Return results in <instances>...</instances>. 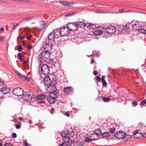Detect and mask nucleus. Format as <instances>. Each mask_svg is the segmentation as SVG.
I'll list each match as a JSON object with an SVG mask.
<instances>
[{
	"label": "nucleus",
	"mask_w": 146,
	"mask_h": 146,
	"mask_svg": "<svg viewBox=\"0 0 146 146\" xmlns=\"http://www.w3.org/2000/svg\"><path fill=\"white\" fill-rule=\"evenodd\" d=\"M39 66L41 68L42 74L45 75H47L49 73V68L51 66L49 63L48 65L47 64H44L42 61L40 60L39 62Z\"/></svg>",
	"instance_id": "f257e3e1"
},
{
	"label": "nucleus",
	"mask_w": 146,
	"mask_h": 146,
	"mask_svg": "<svg viewBox=\"0 0 146 146\" xmlns=\"http://www.w3.org/2000/svg\"><path fill=\"white\" fill-rule=\"evenodd\" d=\"M50 54V52L48 50H45L42 51L39 55V58L44 61H46V60H49Z\"/></svg>",
	"instance_id": "f03ea898"
},
{
	"label": "nucleus",
	"mask_w": 146,
	"mask_h": 146,
	"mask_svg": "<svg viewBox=\"0 0 146 146\" xmlns=\"http://www.w3.org/2000/svg\"><path fill=\"white\" fill-rule=\"evenodd\" d=\"M38 104H45L46 103V97L44 94H41L38 95L36 97Z\"/></svg>",
	"instance_id": "7ed1b4c3"
},
{
	"label": "nucleus",
	"mask_w": 146,
	"mask_h": 146,
	"mask_svg": "<svg viewBox=\"0 0 146 146\" xmlns=\"http://www.w3.org/2000/svg\"><path fill=\"white\" fill-rule=\"evenodd\" d=\"M42 46L45 49H47L46 50H50L52 49V42H50V41H44L42 43Z\"/></svg>",
	"instance_id": "20e7f679"
},
{
	"label": "nucleus",
	"mask_w": 146,
	"mask_h": 146,
	"mask_svg": "<svg viewBox=\"0 0 146 146\" xmlns=\"http://www.w3.org/2000/svg\"><path fill=\"white\" fill-rule=\"evenodd\" d=\"M116 31V29L114 27L111 26L106 28L105 32L109 35H113L114 34Z\"/></svg>",
	"instance_id": "39448f33"
},
{
	"label": "nucleus",
	"mask_w": 146,
	"mask_h": 146,
	"mask_svg": "<svg viewBox=\"0 0 146 146\" xmlns=\"http://www.w3.org/2000/svg\"><path fill=\"white\" fill-rule=\"evenodd\" d=\"M104 27H99L98 28H96L93 31L94 34L97 36H99L102 35L103 33V31L104 30Z\"/></svg>",
	"instance_id": "423d86ee"
},
{
	"label": "nucleus",
	"mask_w": 146,
	"mask_h": 146,
	"mask_svg": "<svg viewBox=\"0 0 146 146\" xmlns=\"http://www.w3.org/2000/svg\"><path fill=\"white\" fill-rule=\"evenodd\" d=\"M67 27L69 31H74L77 28L76 22L69 23L67 25Z\"/></svg>",
	"instance_id": "0eeeda50"
},
{
	"label": "nucleus",
	"mask_w": 146,
	"mask_h": 146,
	"mask_svg": "<svg viewBox=\"0 0 146 146\" xmlns=\"http://www.w3.org/2000/svg\"><path fill=\"white\" fill-rule=\"evenodd\" d=\"M115 137L119 139H123L126 136L125 133L121 131H117L114 134Z\"/></svg>",
	"instance_id": "6e6552de"
},
{
	"label": "nucleus",
	"mask_w": 146,
	"mask_h": 146,
	"mask_svg": "<svg viewBox=\"0 0 146 146\" xmlns=\"http://www.w3.org/2000/svg\"><path fill=\"white\" fill-rule=\"evenodd\" d=\"M13 93L14 95L17 96H21L24 93L23 90L19 87L15 89L13 91Z\"/></svg>",
	"instance_id": "1a4fd4ad"
},
{
	"label": "nucleus",
	"mask_w": 146,
	"mask_h": 146,
	"mask_svg": "<svg viewBox=\"0 0 146 146\" xmlns=\"http://www.w3.org/2000/svg\"><path fill=\"white\" fill-rule=\"evenodd\" d=\"M60 35L61 36L63 37L64 36H66L68 35V30L67 28L65 27H63L60 29Z\"/></svg>",
	"instance_id": "9d476101"
},
{
	"label": "nucleus",
	"mask_w": 146,
	"mask_h": 146,
	"mask_svg": "<svg viewBox=\"0 0 146 146\" xmlns=\"http://www.w3.org/2000/svg\"><path fill=\"white\" fill-rule=\"evenodd\" d=\"M56 90L57 89L55 86L52 84L50 85L47 88V91L50 93L56 91Z\"/></svg>",
	"instance_id": "9b49d317"
},
{
	"label": "nucleus",
	"mask_w": 146,
	"mask_h": 146,
	"mask_svg": "<svg viewBox=\"0 0 146 146\" xmlns=\"http://www.w3.org/2000/svg\"><path fill=\"white\" fill-rule=\"evenodd\" d=\"M43 83L45 86H49L52 84V82L49 77L46 76L44 78Z\"/></svg>",
	"instance_id": "f8f14e48"
},
{
	"label": "nucleus",
	"mask_w": 146,
	"mask_h": 146,
	"mask_svg": "<svg viewBox=\"0 0 146 146\" xmlns=\"http://www.w3.org/2000/svg\"><path fill=\"white\" fill-rule=\"evenodd\" d=\"M60 31V29H58L54 30L52 32L54 34V36H55L56 38H58L60 36H61Z\"/></svg>",
	"instance_id": "ddd939ff"
},
{
	"label": "nucleus",
	"mask_w": 146,
	"mask_h": 146,
	"mask_svg": "<svg viewBox=\"0 0 146 146\" xmlns=\"http://www.w3.org/2000/svg\"><path fill=\"white\" fill-rule=\"evenodd\" d=\"M132 27L134 30L138 31L140 28H141L142 26L138 22H136L135 23L132 25Z\"/></svg>",
	"instance_id": "4468645a"
},
{
	"label": "nucleus",
	"mask_w": 146,
	"mask_h": 146,
	"mask_svg": "<svg viewBox=\"0 0 146 146\" xmlns=\"http://www.w3.org/2000/svg\"><path fill=\"white\" fill-rule=\"evenodd\" d=\"M52 32L50 33L48 36V40L54 42V39L56 38Z\"/></svg>",
	"instance_id": "2eb2a0df"
},
{
	"label": "nucleus",
	"mask_w": 146,
	"mask_h": 146,
	"mask_svg": "<svg viewBox=\"0 0 146 146\" xmlns=\"http://www.w3.org/2000/svg\"><path fill=\"white\" fill-rule=\"evenodd\" d=\"M73 89L71 86L66 87L64 88V91L65 94H69L72 91Z\"/></svg>",
	"instance_id": "dca6fc26"
},
{
	"label": "nucleus",
	"mask_w": 146,
	"mask_h": 146,
	"mask_svg": "<svg viewBox=\"0 0 146 146\" xmlns=\"http://www.w3.org/2000/svg\"><path fill=\"white\" fill-rule=\"evenodd\" d=\"M1 93L3 94H6L9 93L10 92V89L6 87L5 88H3L0 91Z\"/></svg>",
	"instance_id": "f3484780"
},
{
	"label": "nucleus",
	"mask_w": 146,
	"mask_h": 146,
	"mask_svg": "<svg viewBox=\"0 0 146 146\" xmlns=\"http://www.w3.org/2000/svg\"><path fill=\"white\" fill-rule=\"evenodd\" d=\"M47 100L48 103L50 104H53L56 101V99L54 98L51 97V96H49L48 98H47Z\"/></svg>",
	"instance_id": "a211bd4d"
},
{
	"label": "nucleus",
	"mask_w": 146,
	"mask_h": 146,
	"mask_svg": "<svg viewBox=\"0 0 146 146\" xmlns=\"http://www.w3.org/2000/svg\"><path fill=\"white\" fill-rule=\"evenodd\" d=\"M45 24V23L44 21H40L39 26L38 27L39 30L41 31L44 27Z\"/></svg>",
	"instance_id": "6ab92c4d"
},
{
	"label": "nucleus",
	"mask_w": 146,
	"mask_h": 146,
	"mask_svg": "<svg viewBox=\"0 0 146 146\" xmlns=\"http://www.w3.org/2000/svg\"><path fill=\"white\" fill-rule=\"evenodd\" d=\"M49 96H51V97L54 98L56 99L58 97V95L56 92V91L50 93Z\"/></svg>",
	"instance_id": "aec40b11"
},
{
	"label": "nucleus",
	"mask_w": 146,
	"mask_h": 146,
	"mask_svg": "<svg viewBox=\"0 0 146 146\" xmlns=\"http://www.w3.org/2000/svg\"><path fill=\"white\" fill-rule=\"evenodd\" d=\"M90 137L91 138V139L93 140H95L99 138V136H98L96 134L94 133L90 135Z\"/></svg>",
	"instance_id": "412c9836"
},
{
	"label": "nucleus",
	"mask_w": 146,
	"mask_h": 146,
	"mask_svg": "<svg viewBox=\"0 0 146 146\" xmlns=\"http://www.w3.org/2000/svg\"><path fill=\"white\" fill-rule=\"evenodd\" d=\"M76 26H77V28L78 27H83L85 26V23L84 22L81 21H79L76 22Z\"/></svg>",
	"instance_id": "4be33fe9"
},
{
	"label": "nucleus",
	"mask_w": 146,
	"mask_h": 146,
	"mask_svg": "<svg viewBox=\"0 0 146 146\" xmlns=\"http://www.w3.org/2000/svg\"><path fill=\"white\" fill-rule=\"evenodd\" d=\"M129 25V23H127L125 25H124L122 28L123 30L125 32H126L129 30L130 29Z\"/></svg>",
	"instance_id": "5701e85b"
},
{
	"label": "nucleus",
	"mask_w": 146,
	"mask_h": 146,
	"mask_svg": "<svg viewBox=\"0 0 146 146\" xmlns=\"http://www.w3.org/2000/svg\"><path fill=\"white\" fill-rule=\"evenodd\" d=\"M137 31L138 33L139 34H146V30L142 28V26L141 27V28H140Z\"/></svg>",
	"instance_id": "b1692460"
},
{
	"label": "nucleus",
	"mask_w": 146,
	"mask_h": 146,
	"mask_svg": "<svg viewBox=\"0 0 146 146\" xmlns=\"http://www.w3.org/2000/svg\"><path fill=\"white\" fill-rule=\"evenodd\" d=\"M68 131L64 130L62 132L61 135L64 137H67V136L68 135Z\"/></svg>",
	"instance_id": "393cba45"
},
{
	"label": "nucleus",
	"mask_w": 146,
	"mask_h": 146,
	"mask_svg": "<svg viewBox=\"0 0 146 146\" xmlns=\"http://www.w3.org/2000/svg\"><path fill=\"white\" fill-rule=\"evenodd\" d=\"M74 146H83V144L80 141H76L74 142Z\"/></svg>",
	"instance_id": "a878e982"
},
{
	"label": "nucleus",
	"mask_w": 146,
	"mask_h": 146,
	"mask_svg": "<svg viewBox=\"0 0 146 146\" xmlns=\"http://www.w3.org/2000/svg\"><path fill=\"white\" fill-rule=\"evenodd\" d=\"M140 133H138V131H136L134 132L133 133V137L134 138H139V136H137V135H140Z\"/></svg>",
	"instance_id": "bb28decb"
},
{
	"label": "nucleus",
	"mask_w": 146,
	"mask_h": 146,
	"mask_svg": "<svg viewBox=\"0 0 146 146\" xmlns=\"http://www.w3.org/2000/svg\"><path fill=\"white\" fill-rule=\"evenodd\" d=\"M131 136L128 135H127L126 134V136L124 138L123 140L125 141H128L129 140L131 139Z\"/></svg>",
	"instance_id": "cd10ccee"
},
{
	"label": "nucleus",
	"mask_w": 146,
	"mask_h": 146,
	"mask_svg": "<svg viewBox=\"0 0 146 146\" xmlns=\"http://www.w3.org/2000/svg\"><path fill=\"white\" fill-rule=\"evenodd\" d=\"M102 135L104 137H108L110 135V133L109 132H105L103 133H102Z\"/></svg>",
	"instance_id": "c85d7f7f"
},
{
	"label": "nucleus",
	"mask_w": 146,
	"mask_h": 146,
	"mask_svg": "<svg viewBox=\"0 0 146 146\" xmlns=\"http://www.w3.org/2000/svg\"><path fill=\"white\" fill-rule=\"evenodd\" d=\"M70 138L68 137H63V140L64 141V142L66 143H68L70 141Z\"/></svg>",
	"instance_id": "c756f323"
},
{
	"label": "nucleus",
	"mask_w": 146,
	"mask_h": 146,
	"mask_svg": "<svg viewBox=\"0 0 146 146\" xmlns=\"http://www.w3.org/2000/svg\"><path fill=\"white\" fill-rule=\"evenodd\" d=\"M7 86L5 85V83L4 82V83H2L0 84V91L2 90L3 88H5Z\"/></svg>",
	"instance_id": "7c9ffc66"
},
{
	"label": "nucleus",
	"mask_w": 146,
	"mask_h": 146,
	"mask_svg": "<svg viewBox=\"0 0 146 146\" xmlns=\"http://www.w3.org/2000/svg\"><path fill=\"white\" fill-rule=\"evenodd\" d=\"M110 100V99L108 98H105L103 97V100L104 102H108Z\"/></svg>",
	"instance_id": "2f4dec72"
},
{
	"label": "nucleus",
	"mask_w": 146,
	"mask_h": 146,
	"mask_svg": "<svg viewBox=\"0 0 146 146\" xmlns=\"http://www.w3.org/2000/svg\"><path fill=\"white\" fill-rule=\"evenodd\" d=\"M32 19H33V17H27L24 18L22 21H29L32 20Z\"/></svg>",
	"instance_id": "473e14b6"
},
{
	"label": "nucleus",
	"mask_w": 146,
	"mask_h": 146,
	"mask_svg": "<svg viewBox=\"0 0 146 146\" xmlns=\"http://www.w3.org/2000/svg\"><path fill=\"white\" fill-rule=\"evenodd\" d=\"M59 3L65 6H67V1H59Z\"/></svg>",
	"instance_id": "72a5a7b5"
},
{
	"label": "nucleus",
	"mask_w": 146,
	"mask_h": 146,
	"mask_svg": "<svg viewBox=\"0 0 146 146\" xmlns=\"http://www.w3.org/2000/svg\"><path fill=\"white\" fill-rule=\"evenodd\" d=\"M94 133L98 136H99L100 134H102L101 131L100 129L95 130L94 131Z\"/></svg>",
	"instance_id": "f704fd0d"
},
{
	"label": "nucleus",
	"mask_w": 146,
	"mask_h": 146,
	"mask_svg": "<svg viewBox=\"0 0 146 146\" xmlns=\"http://www.w3.org/2000/svg\"><path fill=\"white\" fill-rule=\"evenodd\" d=\"M74 3L73 2L67 1V6L71 7L74 5Z\"/></svg>",
	"instance_id": "c9c22d12"
},
{
	"label": "nucleus",
	"mask_w": 146,
	"mask_h": 146,
	"mask_svg": "<svg viewBox=\"0 0 146 146\" xmlns=\"http://www.w3.org/2000/svg\"><path fill=\"white\" fill-rule=\"evenodd\" d=\"M17 56L19 57V60H21L23 59H22V57L23 56V54L21 53H18L17 54Z\"/></svg>",
	"instance_id": "e433bc0d"
},
{
	"label": "nucleus",
	"mask_w": 146,
	"mask_h": 146,
	"mask_svg": "<svg viewBox=\"0 0 146 146\" xmlns=\"http://www.w3.org/2000/svg\"><path fill=\"white\" fill-rule=\"evenodd\" d=\"M75 12H73L72 13H69L66 15H65V16L66 17L71 16H72L74 15L75 14Z\"/></svg>",
	"instance_id": "4c0bfd02"
},
{
	"label": "nucleus",
	"mask_w": 146,
	"mask_h": 146,
	"mask_svg": "<svg viewBox=\"0 0 146 146\" xmlns=\"http://www.w3.org/2000/svg\"><path fill=\"white\" fill-rule=\"evenodd\" d=\"M25 97H26L27 98H25V99L26 100H28L30 99V98H31L32 97H31L30 95L28 94H25Z\"/></svg>",
	"instance_id": "58836bf2"
},
{
	"label": "nucleus",
	"mask_w": 146,
	"mask_h": 146,
	"mask_svg": "<svg viewBox=\"0 0 146 146\" xmlns=\"http://www.w3.org/2000/svg\"><path fill=\"white\" fill-rule=\"evenodd\" d=\"M146 104V99H145L141 102H140V105L141 106H142L145 105Z\"/></svg>",
	"instance_id": "ea45409f"
},
{
	"label": "nucleus",
	"mask_w": 146,
	"mask_h": 146,
	"mask_svg": "<svg viewBox=\"0 0 146 146\" xmlns=\"http://www.w3.org/2000/svg\"><path fill=\"white\" fill-rule=\"evenodd\" d=\"M92 141V139H91V138H90V139L88 137H86V138H85V141L86 142H87L88 143Z\"/></svg>",
	"instance_id": "a19ab883"
},
{
	"label": "nucleus",
	"mask_w": 146,
	"mask_h": 146,
	"mask_svg": "<svg viewBox=\"0 0 146 146\" xmlns=\"http://www.w3.org/2000/svg\"><path fill=\"white\" fill-rule=\"evenodd\" d=\"M5 146H13L10 142H6L5 144Z\"/></svg>",
	"instance_id": "79ce46f5"
},
{
	"label": "nucleus",
	"mask_w": 146,
	"mask_h": 146,
	"mask_svg": "<svg viewBox=\"0 0 146 146\" xmlns=\"http://www.w3.org/2000/svg\"><path fill=\"white\" fill-rule=\"evenodd\" d=\"M115 129L114 127L111 128L110 131L111 133H113L115 131Z\"/></svg>",
	"instance_id": "37998d69"
},
{
	"label": "nucleus",
	"mask_w": 146,
	"mask_h": 146,
	"mask_svg": "<svg viewBox=\"0 0 146 146\" xmlns=\"http://www.w3.org/2000/svg\"><path fill=\"white\" fill-rule=\"evenodd\" d=\"M50 112L51 114H54V113L55 112L54 109L53 108H51L50 111Z\"/></svg>",
	"instance_id": "c03bdc74"
},
{
	"label": "nucleus",
	"mask_w": 146,
	"mask_h": 146,
	"mask_svg": "<svg viewBox=\"0 0 146 146\" xmlns=\"http://www.w3.org/2000/svg\"><path fill=\"white\" fill-rule=\"evenodd\" d=\"M52 63V64L53 65V66H54L55 64H56L55 62L54 61V60L53 59H51L50 60V61L49 62V63Z\"/></svg>",
	"instance_id": "a18cd8bd"
},
{
	"label": "nucleus",
	"mask_w": 146,
	"mask_h": 146,
	"mask_svg": "<svg viewBox=\"0 0 146 146\" xmlns=\"http://www.w3.org/2000/svg\"><path fill=\"white\" fill-rule=\"evenodd\" d=\"M137 104L138 102L137 101H133L132 103V104L134 105V106H137Z\"/></svg>",
	"instance_id": "49530a36"
},
{
	"label": "nucleus",
	"mask_w": 146,
	"mask_h": 146,
	"mask_svg": "<svg viewBox=\"0 0 146 146\" xmlns=\"http://www.w3.org/2000/svg\"><path fill=\"white\" fill-rule=\"evenodd\" d=\"M23 143L25 146H28L29 145V144L27 143L26 140H24Z\"/></svg>",
	"instance_id": "de8ad7c7"
},
{
	"label": "nucleus",
	"mask_w": 146,
	"mask_h": 146,
	"mask_svg": "<svg viewBox=\"0 0 146 146\" xmlns=\"http://www.w3.org/2000/svg\"><path fill=\"white\" fill-rule=\"evenodd\" d=\"M23 47L22 46H19L18 47V51L20 52L23 49Z\"/></svg>",
	"instance_id": "09e8293b"
},
{
	"label": "nucleus",
	"mask_w": 146,
	"mask_h": 146,
	"mask_svg": "<svg viewBox=\"0 0 146 146\" xmlns=\"http://www.w3.org/2000/svg\"><path fill=\"white\" fill-rule=\"evenodd\" d=\"M17 134L15 133H13L12 135V137L13 138H15L17 137Z\"/></svg>",
	"instance_id": "8fccbe9b"
},
{
	"label": "nucleus",
	"mask_w": 146,
	"mask_h": 146,
	"mask_svg": "<svg viewBox=\"0 0 146 146\" xmlns=\"http://www.w3.org/2000/svg\"><path fill=\"white\" fill-rule=\"evenodd\" d=\"M102 85L103 86H105L107 85V84L105 80L102 81Z\"/></svg>",
	"instance_id": "3c124183"
},
{
	"label": "nucleus",
	"mask_w": 146,
	"mask_h": 146,
	"mask_svg": "<svg viewBox=\"0 0 146 146\" xmlns=\"http://www.w3.org/2000/svg\"><path fill=\"white\" fill-rule=\"evenodd\" d=\"M5 37L4 36H0V41H4Z\"/></svg>",
	"instance_id": "603ef678"
},
{
	"label": "nucleus",
	"mask_w": 146,
	"mask_h": 146,
	"mask_svg": "<svg viewBox=\"0 0 146 146\" xmlns=\"http://www.w3.org/2000/svg\"><path fill=\"white\" fill-rule=\"evenodd\" d=\"M90 24L91 23H85L84 27H87L89 28L91 25Z\"/></svg>",
	"instance_id": "864d4df0"
},
{
	"label": "nucleus",
	"mask_w": 146,
	"mask_h": 146,
	"mask_svg": "<svg viewBox=\"0 0 146 146\" xmlns=\"http://www.w3.org/2000/svg\"><path fill=\"white\" fill-rule=\"evenodd\" d=\"M96 79L97 80L98 82L100 81L101 79V78L99 76H96Z\"/></svg>",
	"instance_id": "5fc2aeb1"
},
{
	"label": "nucleus",
	"mask_w": 146,
	"mask_h": 146,
	"mask_svg": "<svg viewBox=\"0 0 146 146\" xmlns=\"http://www.w3.org/2000/svg\"><path fill=\"white\" fill-rule=\"evenodd\" d=\"M21 127V125L19 124H17L16 125L15 127L17 129H19Z\"/></svg>",
	"instance_id": "6e6d98bb"
},
{
	"label": "nucleus",
	"mask_w": 146,
	"mask_h": 146,
	"mask_svg": "<svg viewBox=\"0 0 146 146\" xmlns=\"http://www.w3.org/2000/svg\"><path fill=\"white\" fill-rule=\"evenodd\" d=\"M65 115L66 116L69 117L70 115V114L68 112H66L65 113Z\"/></svg>",
	"instance_id": "4d7b16f0"
},
{
	"label": "nucleus",
	"mask_w": 146,
	"mask_h": 146,
	"mask_svg": "<svg viewBox=\"0 0 146 146\" xmlns=\"http://www.w3.org/2000/svg\"><path fill=\"white\" fill-rule=\"evenodd\" d=\"M141 136L143 137H146V132H145L144 133H142Z\"/></svg>",
	"instance_id": "13d9d810"
},
{
	"label": "nucleus",
	"mask_w": 146,
	"mask_h": 146,
	"mask_svg": "<svg viewBox=\"0 0 146 146\" xmlns=\"http://www.w3.org/2000/svg\"><path fill=\"white\" fill-rule=\"evenodd\" d=\"M32 46L31 45H29L27 47V49H31L32 48Z\"/></svg>",
	"instance_id": "bf43d9fd"
},
{
	"label": "nucleus",
	"mask_w": 146,
	"mask_h": 146,
	"mask_svg": "<svg viewBox=\"0 0 146 146\" xmlns=\"http://www.w3.org/2000/svg\"><path fill=\"white\" fill-rule=\"evenodd\" d=\"M93 74L95 75L96 76L97 74V72L96 70H94L93 72Z\"/></svg>",
	"instance_id": "052dcab7"
},
{
	"label": "nucleus",
	"mask_w": 146,
	"mask_h": 146,
	"mask_svg": "<svg viewBox=\"0 0 146 146\" xmlns=\"http://www.w3.org/2000/svg\"><path fill=\"white\" fill-rule=\"evenodd\" d=\"M21 61H22V62L24 64H26L27 63V61L26 60H25L23 59Z\"/></svg>",
	"instance_id": "680f3d73"
},
{
	"label": "nucleus",
	"mask_w": 146,
	"mask_h": 146,
	"mask_svg": "<svg viewBox=\"0 0 146 146\" xmlns=\"http://www.w3.org/2000/svg\"><path fill=\"white\" fill-rule=\"evenodd\" d=\"M24 78H25V79L26 80H27V81H29L30 80V78L27 77H26L25 76H24Z\"/></svg>",
	"instance_id": "e2e57ef3"
},
{
	"label": "nucleus",
	"mask_w": 146,
	"mask_h": 146,
	"mask_svg": "<svg viewBox=\"0 0 146 146\" xmlns=\"http://www.w3.org/2000/svg\"><path fill=\"white\" fill-rule=\"evenodd\" d=\"M105 80V76H102V82Z\"/></svg>",
	"instance_id": "0e129e2a"
},
{
	"label": "nucleus",
	"mask_w": 146,
	"mask_h": 146,
	"mask_svg": "<svg viewBox=\"0 0 146 146\" xmlns=\"http://www.w3.org/2000/svg\"><path fill=\"white\" fill-rule=\"evenodd\" d=\"M32 35H30L27 37V38L29 40H30L32 37Z\"/></svg>",
	"instance_id": "69168bd1"
},
{
	"label": "nucleus",
	"mask_w": 146,
	"mask_h": 146,
	"mask_svg": "<svg viewBox=\"0 0 146 146\" xmlns=\"http://www.w3.org/2000/svg\"><path fill=\"white\" fill-rule=\"evenodd\" d=\"M123 12V9H120L118 10V13H121Z\"/></svg>",
	"instance_id": "338daca9"
},
{
	"label": "nucleus",
	"mask_w": 146,
	"mask_h": 146,
	"mask_svg": "<svg viewBox=\"0 0 146 146\" xmlns=\"http://www.w3.org/2000/svg\"><path fill=\"white\" fill-rule=\"evenodd\" d=\"M66 143L64 142H63L62 144H60L59 146H63L64 145H65Z\"/></svg>",
	"instance_id": "774afa93"
}]
</instances>
